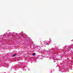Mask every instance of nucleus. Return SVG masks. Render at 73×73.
I'll use <instances>...</instances> for the list:
<instances>
[{
  "mask_svg": "<svg viewBox=\"0 0 73 73\" xmlns=\"http://www.w3.org/2000/svg\"><path fill=\"white\" fill-rule=\"evenodd\" d=\"M32 54L33 55V56H35L36 54L34 53V54Z\"/></svg>",
  "mask_w": 73,
  "mask_h": 73,
  "instance_id": "nucleus-1",
  "label": "nucleus"
},
{
  "mask_svg": "<svg viewBox=\"0 0 73 73\" xmlns=\"http://www.w3.org/2000/svg\"><path fill=\"white\" fill-rule=\"evenodd\" d=\"M14 55H15V56H16V55H17V54H14Z\"/></svg>",
  "mask_w": 73,
  "mask_h": 73,
  "instance_id": "nucleus-2",
  "label": "nucleus"
},
{
  "mask_svg": "<svg viewBox=\"0 0 73 73\" xmlns=\"http://www.w3.org/2000/svg\"><path fill=\"white\" fill-rule=\"evenodd\" d=\"M15 55L13 56V57H15Z\"/></svg>",
  "mask_w": 73,
  "mask_h": 73,
  "instance_id": "nucleus-3",
  "label": "nucleus"
},
{
  "mask_svg": "<svg viewBox=\"0 0 73 73\" xmlns=\"http://www.w3.org/2000/svg\"><path fill=\"white\" fill-rule=\"evenodd\" d=\"M22 36H23L24 35L23 34L22 35Z\"/></svg>",
  "mask_w": 73,
  "mask_h": 73,
  "instance_id": "nucleus-4",
  "label": "nucleus"
},
{
  "mask_svg": "<svg viewBox=\"0 0 73 73\" xmlns=\"http://www.w3.org/2000/svg\"><path fill=\"white\" fill-rule=\"evenodd\" d=\"M14 61H16V60H14Z\"/></svg>",
  "mask_w": 73,
  "mask_h": 73,
  "instance_id": "nucleus-5",
  "label": "nucleus"
},
{
  "mask_svg": "<svg viewBox=\"0 0 73 73\" xmlns=\"http://www.w3.org/2000/svg\"><path fill=\"white\" fill-rule=\"evenodd\" d=\"M49 44H47V45H48Z\"/></svg>",
  "mask_w": 73,
  "mask_h": 73,
  "instance_id": "nucleus-6",
  "label": "nucleus"
}]
</instances>
